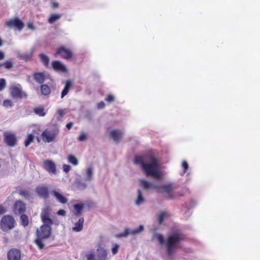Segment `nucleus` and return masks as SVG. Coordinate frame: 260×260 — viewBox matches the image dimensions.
Here are the masks:
<instances>
[{"label":"nucleus","mask_w":260,"mask_h":260,"mask_svg":"<svg viewBox=\"0 0 260 260\" xmlns=\"http://www.w3.org/2000/svg\"><path fill=\"white\" fill-rule=\"evenodd\" d=\"M134 163L141 166L147 176H150L157 180L161 178L162 174L159 170V161L152 152L149 151L142 155L135 156Z\"/></svg>","instance_id":"f257e3e1"},{"label":"nucleus","mask_w":260,"mask_h":260,"mask_svg":"<svg viewBox=\"0 0 260 260\" xmlns=\"http://www.w3.org/2000/svg\"><path fill=\"white\" fill-rule=\"evenodd\" d=\"M185 239V235L179 231H176L169 235L166 243L168 255L172 256L174 252V249L176 248L180 242L184 241Z\"/></svg>","instance_id":"f03ea898"},{"label":"nucleus","mask_w":260,"mask_h":260,"mask_svg":"<svg viewBox=\"0 0 260 260\" xmlns=\"http://www.w3.org/2000/svg\"><path fill=\"white\" fill-rule=\"evenodd\" d=\"M51 225L43 224L36 231V238L35 243L40 249L44 248L45 245L43 240L49 238L51 234Z\"/></svg>","instance_id":"7ed1b4c3"},{"label":"nucleus","mask_w":260,"mask_h":260,"mask_svg":"<svg viewBox=\"0 0 260 260\" xmlns=\"http://www.w3.org/2000/svg\"><path fill=\"white\" fill-rule=\"evenodd\" d=\"M16 225V222L13 216L10 215H4L0 221V228L5 232L12 230Z\"/></svg>","instance_id":"20e7f679"},{"label":"nucleus","mask_w":260,"mask_h":260,"mask_svg":"<svg viewBox=\"0 0 260 260\" xmlns=\"http://www.w3.org/2000/svg\"><path fill=\"white\" fill-rule=\"evenodd\" d=\"M154 188L158 192L167 193L168 199H172L179 196V194H175L174 190L175 188L172 183L157 185V186H154Z\"/></svg>","instance_id":"39448f33"},{"label":"nucleus","mask_w":260,"mask_h":260,"mask_svg":"<svg viewBox=\"0 0 260 260\" xmlns=\"http://www.w3.org/2000/svg\"><path fill=\"white\" fill-rule=\"evenodd\" d=\"M58 133V128L56 126H54L52 128L44 130L41 137L44 142L50 143L55 140Z\"/></svg>","instance_id":"423d86ee"},{"label":"nucleus","mask_w":260,"mask_h":260,"mask_svg":"<svg viewBox=\"0 0 260 260\" xmlns=\"http://www.w3.org/2000/svg\"><path fill=\"white\" fill-rule=\"evenodd\" d=\"M99 254L96 258V255L93 251H90L86 254L87 260H107V252L104 248L98 249Z\"/></svg>","instance_id":"0eeeda50"},{"label":"nucleus","mask_w":260,"mask_h":260,"mask_svg":"<svg viewBox=\"0 0 260 260\" xmlns=\"http://www.w3.org/2000/svg\"><path fill=\"white\" fill-rule=\"evenodd\" d=\"M26 209V204L21 200L16 201L12 207L13 212L16 215H20L24 213Z\"/></svg>","instance_id":"6e6552de"},{"label":"nucleus","mask_w":260,"mask_h":260,"mask_svg":"<svg viewBox=\"0 0 260 260\" xmlns=\"http://www.w3.org/2000/svg\"><path fill=\"white\" fill-rule=\"evenodd\" d=\"M10 93L13 98L22 99L26 98L27 94L23 92L20 85L12 86L10 89Z\"/></svg>","instance_id":"1a4fd4ad"},{"label":"nucleus","mask_w":260,"mask_h":260,"mask_svg":"<svg viewBox=\"0 0 260 260\" xmlns=\"http://www.w3.org/2000/svg\"><path fill=\"white\" fill-rule=\"evenodd\" d=\"M55 57L60 56L66 59H69L72 57L73 53L71 50L65 48L64 46H61L58 48L54 54Z\"/></svg>","instance_id":"9d476101"},{"label":"nucleus","mask_w":260,"mask_h":260,"mask_svg":"<svg viewBox=\"0 0 260 260\" xmlns=\"http://www.w3.org/2000/svg\"><path fill=\"white\" fill-rule=\"evenodd\" d=\"M36 192L40 197L44 199H47L49 197V188L45 184H42L37 186L36 188Z\"/></svg>","instance_id":"9b49d317"},{"label":"nucleus","mask_w":260,"mask_h":260,"mask_svg":"<svg viewBox=\"0 0 260 260\" xmlns=\"http://www.w3.org/2000/svg\"><path fill=\"white\" fill-rule=\"evenodd\" d=\"M6 25L9 28H15L19 30H21L24 27L23 23L18 18L7 21Z\"/></svg>","instance_id":"f8f14e48"},{"label":"nucleus","mask_w":260,"mask_h":260,"mask_svg":"<svg viewBox=\"0 0 260 260\" xmlns=\"http://www.w3.org/2000/svg\"><path fill=\"white\" fill-rule=\"evenodd\" d=\"M4 141L7 145L10 147H13L17 144V140L14 134L6 132L4 134Z\"/></svg>","instance_id":"ddd939ff"},{"label":"nucleus","mask_w":260,"mask_h":260,"mask_svg":"<svg viewBox=\"0 0 260 260\" xmlns=\"http://www.w3.org/2000/svg\"><path fill=\"white\" fill-rule=\"evenodd\" d=\"M43 167L50 174H55L56 173V166L51 160L47 159L44 160Z\"/></svg>","instance_id":"4468645a"},{"label":"nucleus","mask_w":260,"mask_h":260,"mask_svg":"<svg viewBox=\"0 0 260 260\" xmlns=\"http://www.w3.org/2000/svg\"><path fill=\"white\" fill-rule=\"evenodd\" d=\"M8 260H21V252L17 249H10L7 254Z\"/></svg>","instance_id":"2eb2a0df"},{"label":"nucleus","mask_w":260,"mask_h":260,"mask_svg":"<svg viewBox=\"0 0 260 260\" xmlns=\"http://www.w3.org/2000/svg\"><path fill=\"white\" fill-rule=\"evenodd\" d=\"M41 218L43 224L52 225V220L49 217V212L48 210H44L41 213Z\"/></svg>","instance_id":"dca6fc26"},{"label":"nucleus","mask_w":260,"mask_h":260,"mask_svg":"<svg viewBox=\"0 0 260 260\" xmlns=\"http://www.w3.org/2000/svg\"><path fill=\"white\" fill-rule=\"evenodd\" d=\"M123 133L119 129H114L110 132V137L116 142H119L122 139Z\"/></svg>","instance_id":"f3484780"},{"label":"nucleus","mask_w":260,"mask_h":260,"mask_svg":"<svg viewBox=\"0 0 260 260\" xmlns=\"http://www.w3.org/2000/svg\"><path fill=\"white\" fill-rule=\"evenodd\" d=\"M52 66L53 69L56 71H59L61 72H66L67 69L66 67L61 63L60 61L54 60L52 62Z\"/></svg>","instance_id":"a211bd4d"},{"label":"nucleus","mask_w":260,"mask_h":260,"mask_svg":"<svg viewBox=\"0 0 260 260\" xmlns=\"http://www.w3.org/2000/svg\"><path fill=\"white\" fill-rule=\"evenodd\" d=\"M52 194L56 198L58 202L62 204H65L68 202V199L55 190L51 192Z\"/></svg>","instance_id":"6ab92c4d"},{"label":"nucleus","mask_w":260,"mask_h":260,"mask_svg":"<svg viewBox=\"0 0 260 260\" xmlns=\"http://www.w3.org/2000/svg\"><path fill=\"white\" fill-rule=\"evenodd\" d=\"M34 79L36 82L42 84L45 80V75L44 72H36L33 74Z\"/></svg>","instance_id":"aec40b11"},{"label":"nucleus","mask_w":260,"mask_h":260,"mask_svg":"<svg viewBox=\"0 0 260 260\" xmlns=\"http://www.w3.org/2000/svg\"><path fill=\"white\" fill-rule=\"evenodd\" d=\"M84 207V204H82V203L75 204L73 206L74 209V214L76 216H80L82 213V211H83Z\"/></svg>","instance_id":"412c9836"},{"label":"nucleus","mask_w":260,"mask_h":260,"mask_svg":"<svg viewBox=\"0 0 260 260\" xmlns=\"http://www.w3.org/2000/svg\"><path fill=\"white\" fill-rule=\"evenodd\" d=\"M72 83L70 80H67L66 81L65 86L61 93V98H63L66 95H67V94L69 92V89H70L71 87L72 86Z\"/></svg>","instance_id":"4be33fe9"},{"label":"nucleus","mask_w":260,"mask_h":260,"mask_svg":"<svg viewBox=\"0 0 260 260\" xmlns=\"http://www.w3.org/2000/svg\"><path fill=\"white\" fill-rule=\"evenodd\" d=\"M140 183L141 186L145 189H149V188H154V186H157V185H154L152 184V183H150L146 180H145L144 179L140 180Z\"/></svg>","instance_id":"5701e85b"},{"label":"nucleus","mask_w":260,"mask_h":260,"mask_svg":"<svg viewBox=\"0 0 260 260\" xmlns=\"http://www.w3.org/2000/svg\"><path fill=\"white\" fill-rule=\"evenodd\" d=\"M84 218H80L78 221L75 224V226L73 228V230L75 232H80L83 229Z\"/></svg>","instance_id":"b1692460"},{"label":"nucleus","mask_w":260,"mask_h":260,"mask_svg":"<svg viewBox=\"0 0 260 260\" xmlns=\"http://www.w3.org/2000/svg\"><path fill=\"white\" fill-rule=\"evenodd\" d=\"M40 90L42 94L44 95H48L51 93V89L47 84H42L40 86Z\"/></svg>","instance_id":"393cba45"},{"label":"nucleus","mask_w":260,"mask_h":260,"mask_svg":"<svg viewBox=\"0 0 260 260\" xmlns=\"http://www.w3.org/2000/svg\"><path fill=\"white\" fill-rule=\"evenodd\" d=\"M20 219L22 226L26 227L29 224V219L28 216L24 213L20 215Z\"/></svg>","instance_id":"a878e982"},{"label":"nucleus","mask_w":260,"mask_h":260,"mask_svg":"<svg viewBox=\"0 0 260 260\" xmlns=\"http://www.w3.org/2000/svg\"><path fill=\"white\" fill-rule=\"evenodd\" d=\"M61 17V15L59 14H51L48 19V22L50 24H53L57 20L59 19Z\"/></svg>","instance_id":"bb28decb"},{"label":"nucleus","mask_w":260,"mask_h":260,"mask_svg":"<svg viewBox=\"0 0 260 260\" xmlns=\"http://www.w3.org/2000/svg\"><path fill=\"white\" fill-rule=\"evenodd\" d=\"M41 62L43 63L44 66L46 67H48L49 63V57L43 53H41L39 55Z\"/></svg>","instance_id":"cd10ccee"},{"label":"nucleus","mask_w":260,"mask_h":260,"mask_svg":"<svg viewBox=\"0 0 260 260\" xmlns=\"http://www.w3.org/2000/svg\"><path fill=\"white\" fill-rule=\"evenodd\" d=\"M34 112L40 116H44L46 115V112L44 111L43 107H38L34 109Z\"/></svg>","instance_id":"c85d7f7f"},{"label":"nucleus","mask_w":260,"mask_h":260,"mask_svg":"<svg viewBox=\"0 0 260 260\" xmlns=\"http://www.w3.org/2000/svg\"><path fill=\"white\" fill-rule=\"evenodd\" d=\"M170 214L166 211H161L158 217L159 224H161L164 219L167 217H169Z\"/></svg>","instance_id":"c756f323"},{"label":"nucleus","mask_w":260,"mask_h":260,"mask_svg":"<svg viewBox=\"0 0 260 260\" xmlns=\"http://www.w3.org/2000/svg\"><path fill=\"white\" fill-rule=\"evenodd\" d=\"M34 140V136L32 134H29L24 142V145L25 147H28L30 144L33 142Z\"/></svg>","instance_id":"7c9ffc66"},{"label":"nucleus","mask_w":260,"mask_h":260,"mask_svg":"<svg viewBox=\"0 0 260 260\" xmlns=\"http://www.w3.org/2000/svg\"><path fill=\"white\" fill-rule=\"evenodd\" d=\"M68 161L72 164L74 166H76L78 164V161L76 157L73 155H69L68 157Z\"/></svg>","instance_id":"2f4dec72"},{"label":"nucleus","mask_w":260,"mask_h":260,"mask_svg":"<svg viewBox=\"0 0 260 260\" xmlns=\"http://www.w3.org/2000/svg\"><path fill=\"white\" fill-rule=\"evenodd\" d=\"M138 198L136 201V204L139 205L144 201V198L143 197L142 193L140 189L138 190Z\"/></svg>","instance_id":"473e14b6"},{"label":"nucleus","mask_w":260,"mask_h":260,"mask_svg":"<svg viewBox=\"0 0 260 260\" xmlns=\"http://www.w3.org/2000/svg\"><path fill=\"white\" fill-rule=\"evenodd\" d=\"M92 179V169L88 168L86 171V180L90 181Z\"/></svg>","instance_id":"72a5a7b5"},{"label":"nucleus","mask_w":260,"mask_h":260,"mask_svg":"<svg viewBox=\"0 0 260 260\" xmlns=\"http://www.w3.org/2000/svg\"><path fill=\"white\" fill-rule=\"evenodd\" d=\"M66 113L65 109H59L57 110V114L58 116L57 117V119L58 120H60L61 118L63 116V115Z\"/></svg>","instance_id":"f704fd0d"},{"label":"nucleus","mask_w":260,"mask_h":260,"mask_svg":"<svg viewBox=\"0 0 260 260\" xmlns=\"http://www.w3.org/2000/svg\"><path fill=\"white\" fill-rule=\"evenodd\" d=\"M19 194L21 196H23L25 198H27L28 197H30V193L29 192H28V191L26 190H25V189H23V190H20L19 192Z\"/></svg>","instance_id":"c9c22d12"},{"label":"nucleus","mask_w":260,"mask_h":260,"mask_svg":"<svg viewBox=\"0 0 260 260\" xmlns=\"http://www.w3.org/2000/svg\"><path fill=\"white\" fill-rule=\"evenodd\" d=\"M3 66H4L5 68L7 69H10L13 67V64L11 60H7L3 64Z\"/></svg>","instance_id":"e433bc0d"},{"label":"nucleus","mask_w":260,"mask_h":260,"mask_svg":"<svg viewBox=\"0 0 260 260\" xmlns=\"http://www.w3.org/2000/svg\"><path fill=\"white\" fill-rule=\"evenodd\" d=\"M115 98L112 94H108L105 98V101L108 103H111L114 101Z\"/></svg>","instance_id":"4c0bfd02"},{"label":"nucleus","mask_w":260,"mask_h":260,"mask_svg":"<svg viewBox=\"0 0 260 260\" xmlns=\"http://www.w3.org/2000/svg\"><path fill=\"white\" fill-rule=\"evenodd\" d=\"M3 105L5 107H11L12 106V103L10 100H5L3 102Z\"/></svg>","instance_id":"58836bf2"},{"label":"nucleus","mask_w":260,"mask_h":260,"mask_svg":"<svg viewBox=\"0 0 260 260\" xmlns=\"http://www.w3.org/2000/svg\"><path fill=\"white\" fill-rule=\"evenodd\" d=\"M144 230V227L142 225L139 226L138 229H136L133 231L131 232V233L133 234H136L142 232Z\"/></svg>","instance_id":"ea45409f"},{"label":"nucleus","mask_w":260,"mask_h":260,"mask_svg":"<svg viewBox=\"0 0 260 260\" xmlns=\"http://www.w3.org/2000/svg\"><path fill=\"white\" fill-rule=\"evenodd\" d=\"M129 234L128 229H125V232L123 233L119 234L116 235L117 238H120L122 237H126Z\"/></svg>","instance_id":"a19ab883"},{"label":"nucleus","mask_w":260,"mask_h":260,"mask_svg":"<svg viewBox=\"0 0 260 260\" xmlns=\"http://www.w3.org/2000/svg\"><path fill=\"white\" fill-rule=\"evenodd\" d=\"M6 85V81L4 79H0V91L3 90Z\"/></svg>","instance_id":"79ce46f5"},{"label":"nucleus","mask_w":260,"mask_h":260,"mask_svg":"<svg viewBox=\"0 0 260 260\" xmlns=\"http://www.w3.org/2000/svg\"><path fill=\"white\" fill-rule=\"evenodd\" d=\"M119 247V246L117 244H115L114 245L113 247L112 248V253L113 255L116 254L118 252Z\"/></svg>","instance_id":"37998d69"},{"label":"nucleus","mask_w":260,"mask_h":260,"mask_svg":"<svg viewBox=\"0 0 260 260\" xmlns=\"http://www.w3.org/2000/svg\"><path fill=\"white\" fill-rule=\"evenodd\" d=\"M157 237L159 244L162 245L165 242L163 236L158 234H157Z\"/></svg>","instance_id":"c03bdc74"},{"label":"nucleus","mask_w":260,"mask_h":260,"mask_svg":"<svg viewBox=\"0 0 260 260\" xmlns=\"http://www.w3.org/2000/svg\"><path fill=\"white\" fill-rule=\"evenodd\" d=\"M182 167L183 168L184 172H185L188 170V165L185 160L182 161Z\"/></svg>","instance_id":"a18cd8bd"},{"label":"nucleus","mask_w":260,"mask_h":260,"mask_svg":"<svg viewBox=\"0 0 260 260\" xmlns=\"http://www.w3.org/2000/svg\"><path fill=\"white\" fill-rule=\"evenodd\" d=\"M7 211V208L3 205L0 204V215L5 214Z\"/></svg>","instance_id":"49530a36"},{"label":"nucleus","mask_w":260,"mask_h":260,"mask_svg":"<svg viewBox=\"0 0 260 260\" xmlns=\"http://www.w3.org/2000/svg\"><path fill=\"white\" fill-rule=\"evenodd\" d=\"M62 169H63V170L64 172L66 173H68L70 171V170H71V167L70 166L68 165H63V167H62Z\"/></svg>","instance_id":"de8ad7c7"},{"label":"nucleus","mask_w":260,"mask_h":260,"mask_svg":"<svg viewBox=\"0 0 260 260\" xmlns=\"http://www.w3.org/2000/svg\"><path fill=\"white\" fill-rule=\"evenodd\" d=\"M78 186L80 189H84L86 187V184L83 183L82 181H79L78 183Z\"/></svg>","instance_id":"09e8293b"},{"label":"nucleus","mask_w":260,"mask_h":260,"mask_svg":"<svg viewBox=\"0 0 260 260\" xmlns=\"http://www.w3.org/2000/svg\"><path fill=\"white\" fill-rule=\"evenodd\" d=\"M66 212L63 209H60L57 212V214L58 215H61V216H65L66 215Z\"/></svg>","instance_id":"8fccbe9b"},{"label":"nucleus","mask_w":260,"mask_h":260,"mask_svg":"<svg viewBox=\"0 0 260 260\" xmlns=\"http://www.w3.org/2000/svg\"><path fill=\"white\" fill-rule=\"evenodd\" d=\"M86 139V135L85 134H81L79 138H78V140L79 141H84L85 140V139Z\"/></svg>","instance_id":"3c124183"},{"label":"nucleus","mask_w":260,"mask_h":260,"mask_svg":"<svg viewBox=\"0 0 260 260\" xmlns=\"http://www.w3.org/2000/svg\"><path fill=\"white\" fill-rule=\"evenodd\" d=\"M73 125V122H70L67 124L66 127L69 130L72 127Z\"/></svg>","instance_id":"603ef678"},{"label":"nucleus","mask_w":260,"mask_h":260,"mask_svg":"<svg viewBox=\"0 0 260 260\" xmlns=\"http://www.w3.org/2000/svg\"><path fill=\"white\" fill-rule=\"evenodd\" d=\"M98 107L99 109L103 108L105 107V104L103 102H101L98 104Z\"/></svg>","instance_id":"864d4df0"},{"label":"nucleus","mask_w":260,"mask_h":260,"mask_svg":"<svg viewBox=\"0 0 260 260\" xmlns=\"http://www.w3.org/2000/svg\"><path fill=\"white\" fill-rule=\"evenodd\" d=\"M52 7L53 8H57L58 7V4L56 2H53L52 3Z\"/></svg>","instance_id":"5fc2aeb1"},{"label":"nucleus","mask_w":260,"mask_h":260,"mask_svg":"<svg viewBox=\"0 0 260 260\" xmlns=\"http://www.w3.org/2000/svg\"><path fill=\"white\" fill-rule=\"evenodd\" d=\"M4 57H5L4 53L2 51H0V60L3 59L4 58Z\"/></svg>","instance_id":"6e6d98bb"},{"label":"nucleus","mask_w":260,"mask_h":260,"mask_svg":"<svg viewBox=\"0 0 260 260\" xmlns=\"http://www.w3.org/2000/svg\"><path fill=\"white\" fill-rule=\"evenodd\" d=\"M22 57L25 60H27L30 58V56L29 55H25L22 56Z\"/></svg>","instance_id":"4d7b16f0"},{"label":"nucleus","mask_w":260,"mask_h":260,"mask_svg":"<svg viewBox=\"0 0 260 260\" xmlns=\"http://www.w3.org/2000/svg\"><path fill=\"white\" fill-rule=\"evenodd\" d=\"M28 27L29 28H30L31 29H35L34 26L32 23H29L28 24Z\"/></svg>","instance_id":"13d9d810"},{"label":"nucleus","mask_w":260,"mask_h":260,"mask_svg":"<svg viewBox=\"0 0 260 260\" xmlns=\"http://www.w3.org/2000/svg\"><path fill=\"white\" fill-rule=\"evenodd\" d=\"M3 40H2V39L0 38V47L2 46L3 45Z\"/></svg>","instance_id":"bf43d9fd"},{"label":"nucleus","mask_w":260,"mask_h":260,"mask_svg":"<svg viewBox=\"0 0 260 260\" xmlns=\"http://www.w3.org/2000/svg\"><path fill=\"white\" fill-rule=\"evenodd\" d=\"M3 66V64L0 63V67Z\"/></svg>","instance_id":"052dcab7"},{"label":"nucleus","mask_w":260,"mask_h":260,"mask_svg":"<svg viewBox=\"0 0 260 260\" xmlns=\"http://www.w3.org/2000/svg\"><path fill=\"white\" fill-rule=\"evenodd\" d=\"M136 260H138V259H136Z\"/></svg>","instance_id":"680f3d73"}]
</instances>
